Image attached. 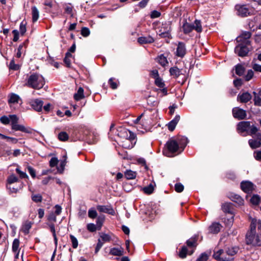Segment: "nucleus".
I'll return each mask as SVG.
<instances>
[{
    "mask_svg": "<svg viewBox=\"0 0 261 261\" xmlns=\"http://www.w3.org/2000/svg\"><path fill=\"white\" fill-rule=\"evenodd\" d=\"M45 84V81L43 76L37 73H33L28 77L26 86L34 89H40Z\"/></svg>",
    "mask_w": 261,
    "mask_h": 261,
    "instance_id": "1",
    "label": "nucleus"
},
{
    "mask_svg": "<svg viewBox=\"0 0 261 261\" xmlns=\"http://www.w3.org/2000/svg\"><path fill=\"white\" fill-rule=\"evenodd\" d=\"M180 150L177 141L171 138L166 143L163 149V153L167 157H172L173 156V154H175L177 152L178 153V151H180Z\"/></svg>",
    "mask_w": 261,
    "mask_h": 261,
    "instance_id": "2",
    "label": "nucleus"
},
{
    "mask_svg": "<svg viewBox=\"0 0 261 261\" xmlns=\"http://www.w3.org/2000/svg\"><path fill=\"white\" fill-rule=\"evenodd\" d=\"M10 122H11V129L15 131H20L23 133L31 134V128H26L24 125L18 124V118L16 115H9Z\"/></svg>",
    "mask_w": 261,
    "mask_h": 261,
    "instance_id": "3",
    "label": "nucleus"
},
{
    "mask_svg": "<svg viewBox=\"0 0 261 261\" xmlns=\"http://www.w3.org/2000/svg\"><path fill=\"white\" fill-rule=\"evenodd\" d=\"M256 220L255 219L252 220L250 230L248 231L246 234V244L247 245H252L256 236Z\"/></svg>",
    "mask_w": 261,
    "mask_h": 261,
    "instance_id": "4",
    "label": "nucleus"
},
{
    "mask_svg": "<svg viewBox=\"0 0 261 261\" xmlns=\"http://www.w3.org/2000/svg\"><path fill=\"white\" fill-rule=\"evenodd\" d=\"M250 44L240 42L235 47L234 53L241 57L247 56L250 51L247 45Z\"/></svg>",
    "mask_w": 261,
    "mask_h": 261,
    "instance_id": "5",
    "label": "nucleus"
},
{
    "mask_svg": "<svg viewBox=\"0 0 261 261\" xmlns=\"http://www.w3.org/2000/svg\"><path fill=\"white\" fill-rule=\"evenodd\" d=\"M237 14L241 17H246L251 15L249 8L246 5L237 4L235 6Z\"/></svg>",
    "mask_w": 261,
    "mask_h": 261,
    "instance_id": "6",
    "label": "nucleus"
},
{
    "mask_svg": "<svg viewBox=\"0 0 261 261\" xmlns=\"http://www.w3.org/2000/svg\"><path fill=\"white\" fill-rule=\"evenodd\" d=\"M232 112L233 117L238 120H243L246 118V112L242 109L234 108L232 109Z\"/></svg>",
    "mask_w": 261,
    "mask_h": 261,
    "instance_id": "7",
    "label": "nucleus"
},
{
    "mask_svg": "<svg viewBox=\"0 0 261 261\" xmlns=\"http://www.w3.org/2000/svg\"><path fill=\"white\" fill-rule=\"evenodd\" d=\"M43 103V101L39 98L32 99L30 102L31 107L37 112H41L42 111Z\"/></svg>",
    "mask_w": 261,
    "mask_h": 261,
    "instance_id": "8",
    "label": "nucleus"
},
{
    "mask_svg": "<svg viewBox=\"0 0 261 261\" xmlns=\"http://www.w3.org/2000/svg\"><path fill=\"white\" fill-rule=\"evenodd\" d=\"M241 190L246 193H251L254 190L253 184L249 181H243L240 185Z\"/></svg>",
    "mask_w": 261,
    "mask_h": 261,
    "instance_id": "9",
    "label": "nucleus"
},
{
    "mask_svg": "<svg viewBox=\"0 0 261 261\" xmlns=\"http://www.w3.org/2000/svg\"><path fill=\"white\" fill-rule=\"evenodd\" d=\"M250 127V121H241L238 123L237 126V129L239 133H243L245 132L248 133Z\"/></svg>",
    "mask_w": 261,
    "mask_h": 261,
    "instance_id": "10",
    "label": "nucleus"
},
{
    "mask_svg": "<svg viewBox=\"0 0 261 261\" xmlns=\"http://www.w3.org/2000/svg\"><path fill=\"white\" fill-rule=\"evenodd\" d=\"M96 209L101 213H105L114 216L115 215V212L111 205H101L96 206Z\"/></svg>",
    "mask_w": 261,
    "mask_h": 261,
    "instance_id": "11",
    "label": "nucleus"
},
{
    "mask_svg": "<svg viewBox=\"0 0 261 261\" xmlns=\"http://www.w3.org/2000/svg\"><path fill=\"white\" fill-rule=\"evenodd\" d=\"M187 50L185 43L182 42H179L176 51V56L178 57L183 58L186 54Z\"/></svg>",
    "mask_w": 261,
    "mask_h": 261,
    "instance_id": "12",
    "label": "nucleus"
},
{
    "mask_svg": "<svg viewBox=\"0 0 261 261\" xmlns=\"http://www.w3.org/2000/svg\"><path fill=\"white\" fill-rule=\"evenodd\" d=\"M256 140L250 139L249 140V144L252 149H256L261 146V133L256 134Z\"/></svg>",
    "mask_w": 261,
    "mask_h": 261,
    "instance_id": "13",
    "label": "nucleus"
},
{
    "mask_svg": "<svg viewBox=\"0 0 261 261\" xmlns=\"http://www.w3.org/2000/svg\"><path fill=\"white\" fill-rule=\"evenodd\" d=\"M221 208L223 212L225 214H228L230 215H234L233 210V204L231 202H225L222 204Z\"/></svg>",
    "mask_w": 261,
    "mask_h": 261,
    "instance_id": "14",
    "label": "nucleus"
},
{
    "mask_svg": "<svg viewBox=\"0 0 261 261\" xmlns=\"http://www.w3.org/2000/svg\"><path fill=\"white\" fill-rule=\"evenodd\" d=\"M224 253L223 249H219L217 252H214L213 257L217 261H233V258H229L226 257H221V255Z\"/></svg>",
    "mask_w": 261,
    "mask_h": 261,
    "instance_id": "15",
    "label": "nucleus"
},
{
    "mask_svg": "<svg viewBox=\"0 0 261 261\" xmlns=\"http://www.w3.org/2000/svg\"><path fill=\"white\" fill-rule=\"evenodd\" d=\"M251 37V33L250 32H243L241 35L238 37L239 40H237V42L244 43L246 44H250V41L248 39Z\"/></svg>",
    "mask_w": 261,
    "mask_h": 261,
    "instance_id": "16",
    "label": "nucleus"
},
{
    "mask_svg": "<svg viewBox=\"0 0 261 261\" xmlns=\"http://www.w3.org/2000/svg\"><path fill=\"white\" fill-rule=\"evenodd\" d=\"M198 238V234L194 235L191 238L187 240L186 242L187 246L189 248H196L198 245L197 241Z\"/></svg>",
    "mask_w": 261,
    "mask_h": 261,
    "instance_id": "17",
    "label": "nucleus"
},
{
    "mask_svg": "<svg viewBox=\"0 0 261 261\" xmlns=\"http://www.w3.org/2000/svg\"><path fill=\"white\" fill-rule=\"evenodd\" d=\"M138 42L141 44H151L154 42V39L150 35H148L147 37L142 36L140 37L137 39Z\"/></svg>",
    "mask_w": 261,
    "mask_h": 261,
    "instance_id": "18",
    "label": "nucleus"
},
{
    "mask_svg": "<svg viewBox=\"0 0 261 261\" xmlns=\"http://www.w3.org/2000/svg\"><path fill=\"white\" fill-rule=\"evenodd\" d=\"M121 135H123L124 137H126L127 139H128L130 141H133L135 140L136 135L133 132L130 130L124 129L122 131L120 132Z\"/></svg>",
    "mask_w": 261,
    "mask_h": 261,
    "instance_id": "19",
    "label": "nucleus"
},
{
    "mask_svg": "<svg viewBox=\"0 0 261 261\" xmlns=\"http://www.w3.org/2000/svg\"><path fill=\"white\" fill-rule=\"evenodd\" d=\"M180 118V116L179 115H176L174 119L168 123L167 125L168 128L170 132H173L175 129V128L179 122Z\"/></svg>",
    "mask_w": 261,
    "mask_h": 261,
    "instance_id": "20",
    "label": "nucleus"
},
{
    "mask_svg": "<svg viewBox=\"0 0 261 261\" xmlns=\"http://www.w3.org/2000/svg\"><path fill=\"white\" fill-rule=\"evenodd\" d=\"M238 98L242 103H247L252 98L251 95L248 92H244L242 94H239Z\"/></svg>",
    "mask_w": 261,
    "mask_h": 261,
    "instance_id": "21",
    "label": "nucleus"
},
{
    "mask_svg": "<svg viewBox=\"0 0 261 261\" xmlns=\"http://www.w3.org/2000/svg\"><path fill=\"white\" fill-rule=\"evenodd\" d=\"M182 29L185 34H188L194 30L193 24L188 23L186 19L184 20Z\"/></svg>",
    "mask_w": 261,
    "mask_h": 261,
    "instance_id": "22",
    "label": "nucleus"
},
{
    "mask_svg": "<svg viewBox=\"0 0 261 261\" xmlns=\"http://www.w3.org/2000/svg\"><path fill=\"white\" fill-rule=\"evenodd\" d=\"M176 141H177L180 147V148L181 149L180 151H179L178 153H180L184 150L186 146H187L188 143V140L187 137H181L180 138H178L177 139V140Z\"/></svg>",
    "mask_w": 261,
    "mask_h": 261,
    "instance_id": "23",
    "label": "nucleus"
},
{
    "mask_svg": "<svg viewBox=\"0 0 261 261\" xmlns=\"http://www.w3.org/2000/svg\"><path fill=\"white\" fill-rule=\"evenodd\" d=\"M221 225L219 223H213L209 227L208 230L210 233L217 234L220 231Z\"/></svg>",
    "mask_w": 261,
    "mask_h": 261,
    "instance_id": "24",
    "label": "nucleus"
},
{
    "mask_svg": "<svg viewBox=\"0 0 261 261\" xmlns=\"http://www.w3.org/2000/svg\"><path fill=\"white\" fill-rule=\"evenodd\" d=\"M170 75L177 79L181 74V70L177 66L171 67L169 69Z\"/></svg>",
    "mask_w": 261,
    "mask_h": 261,
    "instance_id": "25",
    "label": "nucleus"
},
{
    "mask_svg": "<svg viewBox=\"0 0 261 261\" xmlns=\"http://www.w3.org/2000/svg\"><path fill=\"white\" fill-rule=\"evenodd\" d=\"M171 24H172V22H171V21H165L164 22H162V25L160 28V29L159 30V32L166 31V32H171L172 31Z\"/></svg>",
    "mask_w": 261,
    "mask_h": 261,
    "instance_id": "26",
    "label": "nucleus"
},
{
    "mask_svg": "<svg viewBox=\"0 0 261 261\" xmlns=\"http://www.w3.org/2000/svg\"><path fill=\"white\" fill-rule=\"evenodd\" d=\"M123 253L124 249L122 247H120V248L113 247L110 249L109 252L110 254L118 256H122L123 254Z\"/></svg>",
    "mask_w": 261,
    "mask_h": 261,
    "instance_id": "27",
    "label": "nucleus"
},
{
    "mask_svg": "<svg viewBox=\"0 0 261 261\" xmlns=\"http://www.w3.org/2000/svg\"><path fill=\"white\" fill-rule=\"evenodd\" d=\"M230 199L232 201H234L239 205H241L244 204V199L239 195L232 193L230 195Z\"/></svg>",
    "mask_w": 261,
    "mask_h": 261,
    "instance_id": "28",
    "label": "nucleus"
},
{
    "mask_svg": "<svg viewBox=\"0 0 261 261\" xmlns=\"http://www.w3.org/2000/svg\"><path fill=\"white\" fill-rule=\"evenodd\" d=\"M20 184L19 186H13L12 185H6V188L9 190L12 193H16L19 189H21L23 186V182H20Z\"/></svg>",
    "mask_w": 261,
    "mask_h": 261,
    "instance_id": "29",
    "label": "nucleus"
},
{
    "mask_svg": "<svg viewBox=\"0 0 261 261\" xmlns=\"http://www.w3.org/2000/svg\"><path fill=\"white\" fill-rule=\"evenodd\" d=\"M84 97V89L82 87H79L77 92L74 94L73 98L75 100L79 101Z\"/></svg>",
    "mask_w": 261,
    "mask_h": 261,
    "instance_id": "30",
    "label": "nucleus"
},
{
    "mask_svg": "<svg viewBox=\"0 0 261 261\" xmlns=\"http://www.w3.org/2000/svg\"><path fill=\"white\" fill-rule=\"evenodd\" d=\"M137 174V173L136 171H133L131 170H126L124 173V177L128 180L135 179Z\"/></svg>",
    "mask_w": 261,
    "mask_h": 261,
    "instance_id": "31",
    "label": "nucleus"
},
{
    "mask_svg": "<svg viewBox=\"0 0 261 261\" xmlns=\"http://www.w3.org/2000/svg\"><path fill=\"white\" fill-rule=\"evenodd\" d=\"M236 74L242 76L245 71V68L241 64H238L234 66Z\"/></svg>",
    "mask_w": 261,
    "mask_h": 261,
    "instance_id": "32",
    "label": "nucleus"
},
{
    "mask_svg": "<svg viewBox=\"0 0 261 261\" xmlns=\"http://www.w3.org/2000/svg\"><path fill=\"white\" fill-rule=\"evenodd\" d=\"M105 216L104 215H100L96 218V225L97 226V229L98 230L101 229V228L103 225V223L105 221Z\"/></svg>",
    "mask_w": 261,
    "mask_h": 261,
    "instance_id": "33",
    "label": "nucleus"
},
{
    "mask_svg": "<svg viewBox=\"0 0 261 261\" xmlns=\"http://www.w3.org/2000/svg\"><path fill=\"white\" fill-rule=\"evenodd\" d=\"M157 59L158 63L163 67H165L168 64V61L167 59V57H165L164 54H161L159 56Z\"/></svg>",
    "mask_w": 261,
    "mask_h": 261,
    "instance_id": "34",
    "label": "nucleus"
},
{
    "mask_svg": "<svg viewBox=\"0 0 261 261\" xmlns=\"http://www.w3.org/2000/svg\"><path fill=\"white\" fill-rule=\"evenodd\" d=\"M20 182L18 178L14 174L9 176L7 179V185H12L15 182Z\"/></svg>",
    "mask_w": 261,
    "mask_h": 261,
    "instance_id": "35",
    "label": "nucleus"
},
{
    "mask_svg": "<svg viewBox=\"0 0 261 261\" xmlns=\"http://www.w3.org/2000/svg\"><path fill=\"white\" fill-rule=\"evenodd\" d=\"M32 21L35 22L37 21L39 16V11L37 8L34 6L32 8Z\"/></svg>",
    "mask_w": 261,
    "mask_h": 261,
    "instance_id": "36",
    "label": "nucleus"
},
{
    "mask_svg": "<svg viewBox=\"0 0 261 261\" xmlns=\"http://www.w3.org/2000/svg\"><path fill=\"white\" fill-rule=\"evenodd\" d=\"M188 255V248L186 246H183L180 249L178 256L180 258H185Z\"/></svg>",
    "mask_w": 261,
    "mask_h": 261,
    "instance_id": "37",
    "label": "nucleus"
},
{
    "mask_svg": "<svg viewBox=\"0 0 261 261\" xmlns=\"http://www.w3.org/2000/svg\"><path fill=\"white\" fill-rule=\"evenodd\" d=\"M20 99V97L16 94L11 93L10 95L9 99L8 100L9 103H18L19 100Z\"/></svg>",
    "mask_w": 261,
    "mask_h": 261,
    "instance_id": "38",
    "label": "nucleus"
},
{
    "mask_svg": "<svg viewBox=\"0 0 261 261\" xmlns=\"http://www.w3.org/2000/svg\"><path fill=\"white\" fill-rule=\"evenodd\" d=\"M154 190V187L151 184H149L148 186L146 187H144L142 189L143 192L147 195H150L152 193H153Z\"/></svg>",
    "mask_w": 261,
    "mask_h": 261,
    "instance_id": "39",
    "label": "nucleus"
},
{
    "mask_svg": "<svg viewBox=\"0 0 261 261\" xmlns=\"http://www.w3.org/2000/svg\"><path fill=\"white\" fill-rule=\"evenodd\" d=\"M0 138L2 139H6L8 142H10L13 144H16L18 140L17 138L7 136L0 133Z\"/></svg>",
    "mask_w": 261,
    "mask_h": 261,
    "instance_id": "40",
    "label": "nucleus"
},
{
    "mask_svg": "<svg viewBox=\"0 0 261 261\" xmlns=\"http://www.w3.org/2000/svg\"><path fill=\"white\" fill-rule=\"evenodd\" d=\"M19 240L18 239H15L12 243V250L13 252L19 253Z\"/></svg>",
    "mask_w": 261,
    "mask_h": 261,
    "instance_id": "41",
    "label": "nucleus"
},
{
    "mask_svg": "<svg viewBox=\"0 0 261 261\" xmlns=\"http://www.w3.org/2000/svg\"><path fill=\"white\" fill-rule=\"evenodd\" d=\"M58 139L63 142L66 141L69 139V135L65 132H61L58 134Z\"/></svg>",
    "mask_w": 261,
    "mask_h": 261,
    "instance_id": "42",
    "label": "nucleus"
},
{
    "mask_svg": "<svg viewBox=\"0 0 261 261\" xmlns=\"http://www.w3.org/2000/svg\"><path fill=\"white\" fill-rule=\"evenodd\" d=\"M194 24H193V27L194 28V30H195L197 32L200 33L202 31V27L201 25V22L200 20L196 19L194 21Z\"/></svg>",
    "mask_w": 261,
    "mask_h": 261,
    "instance_id": "43",
    "label": "nucleus"
},
{
    "mask_svg": "<svg viewBox=\"0 0 261 261\" xmlns=\"http://www.w3.org/2000/svg\"><path fill=\"white\" fill-rule=\"evenodd\" d=\"M234 215H231L230 217L229 218H223V222L225 223L226 226L230 227L231 226H232L234 220Z\"/></svg>",
    "mask_w": 261,
    "mask_h": 261,
    "instance_id": "44",
    "label": "nucleus"
},
{
    "mask_svg": "<svg viewBox=\"0 0 261 261\" xmlns=\"http://www.w3.org/2000/svg\"><path fill=\"white\" fill-rule=\"evenodd\" d=\"M154 84L159 88H164L165 86L164 82L160 76L154 79Z\"/></svg>",
    "mask_w": 261,
    "mask_h": 261,
    "instance_id": "45",
    "label": "nucleus"
},
{
    "mask_svg": "<svg viewBox=\"0 0 261 261\" xmlns=\"http://www.w3.org/2000/svg\"><path fill=\"white\" fill-rule=\"evenodd\" d=\"M100 237L101 239V241H102L103 243L105 242H110L112 240L111 237L109 234L103 232L100 233Z\"/></svg>",
    "mask_w": 261,
    "mask_h": 261,
    "instance_id": "46",
    "label": "nucleus"
},
{
    "mask_svg": "<svg viewBox=\"0 0 261 261\" xmlns=\"http://www.w3.org/2000/svg\"><path fill=\"white\" fill-rule=\"evenodd\" d=\"M32 227V224L31 222H26L23 226L22 228V232L25 234H27L29 233L30 229Z\"/></svg>",
    "mask_w": 261,
    "mask_h": 261,
    "instance_id": "47",
    "label": "nucleus"
},
{
    "mask_svg": "<svg viewBox=\"0 0 261 261\" xmlns=\"http://www.w3.org/2000/svg\"><path fill=\"white\" fill-rule=\"evenodd\" d=\"M88 217L92 219L96 218L98 217L97 213L94 207H92L89 210Z\"/></svg>",
    "mask_w": 261,
    "mask_h": 261,
    "instance_id": "48",
    "label": "nucleus"
},
{
    "mask_svg": "<svg viewBox=\"0 0 261 261\" xmlns=\"http://www.w3.org/2000/svg\"><path fill=\"white\" fill-rule=\"evenodd\" d=\"M19 68L20 66L18 64H16L15 63L14 59L13 58L10 62L9 69L11 70L16 71L19 70Z\"/></svg>",
    "mask_w": 261,
    "mask_h": 261,
    "instance_id": "49",
    "label": "nucleus"
},
{
    "mask_svg": "<svg viewBox=\"0 0 261 261\" xmlns=\"http://www.w3.org/2000/svg\"><path fill=\"white\" fill-rule=\"evenodd\" d=\"M260 201V197L258 195H253L250 199V202L255 205H258Z\"/></svg>",
    "mask_w": 261,
    "mask_h": 261,
    "instance_id": "50",
    "label": "nucleus"
},
{
    "mask_svg": "<svg viewBox=\"0 0 261 261\" xmlns=\"http://www.w3.org/2000/svg\"><path fill=\"white\" fill-rule=\"evenodd\" d=\"M238 250L239 249L238 247H232L228 248L226 252L228 255L233 256L237 253Z\"/></svg>",
    "mask_w": 261,
    "mask_h": 261,
    "instance_id": "51",
    "label": "nucleus"
},
{
    "mask_svg": "<svg viewBox=\"0 0 261 261\" xmlns=\"http://www.w3.org/2000/svg\"><path fill=\"white\" fill-rule=\"evenodd\" d=\"M253 94L254 95L253 99L254 105L256 106H260L261 98L258 95H257V93L255 92H253Z\"/></svg>",
    "mask_w": 261,
    "mask_h": 261,
    "instance_id": "52",
    "label": "nucleus"
},
{
    "mask_svg": "<svg viewBox=\"0 0 261 261\" xmlns=\"http://www.w3.org/2000/svg\"><path fill=\"white\" fill-rule=\"evenodd\" d=\"M26 24L27 22L24 21H22L19 26V30L21 36H23L25 33L26 32L27 29H26Z\"/></svg>",
    "mask_w": 261,
    "mask_h": 261,
    "instance_id": "53",
    "label": "nucleus"
},
{
    "mask_svg": "<svg viewBox=\"0 0 261 261\" xmlns=\"http://www.w3.org/2000/svg\"><path fill=\"white\" fill-rule=\"evenodd\" d=\"M159 36L162 38H167L168 39L172 38L171 32H166V31H161L159 32Z\"/></svg>",
    "mask_w": 261,
    "mask_h": 261,
    "instance_id": "54",
    "label": "nucleus"
},
{
    "mask_svg": "<svg viewBox=\"0 0 261 261\" xmlns=\"http://www.w3.org/2000/svg\"><path fill=\"white\" fill-rule=\"evenodd\" d=\"M47 219L49 222H56L57 221L56 215L54 212H50L47 216Z\"/></svg>",
    "mask_w": 261,
    "mask_h": 261,
    "instance_id": "55",
    "label": "nucleus"
},
{
    "mask_svg": "<svg viewBox=\"0 0 261 261\" xmlns=\"http://www.w3.org/2000/svg\"><path fill=\"white\" fill-rule=\"evenodd\" d=\"M70 239L72 243V246L74 249L77 248L78 247V241L77 239L72 234H70Z\"/></svg>",
    "mask_w": 261,
    "mask_h": 261,
    "instance_id": "56",
    "label": "nucleus"
},
{
    "mask_svg": "<svg viewBox=\"0 0 261 261\" xmlns=\"http://www.w3.org/2000/svg\"><path fill=\"white\" fill-rule=\"evenodd\" d=\"M87 229L89 231L91 232H95L97 229V227L94 223H91L87 225Z\"/></svg>",
    "mask_w": 261,
    "mask_h": 261,
    "instance_id": "57",
    "label": "nucleus"
},
{
    "mask_svg": "<svg viewBox=\"0 0 261 261\" xmlns=\"http://www.w3.org/2000/svg\"><path fill=\"white\" fill-rule=\"evenodd\" d=\"M115 80V79L114 78L111 77L109 80V81H108V83L110 85V87L112 89H116L118 87V85H117L116 82L114 81Z\"/></svg>",
    "mask_w": 261,
    "mask_h": 261,
    "instance_id": "58",
    "label": "nucleus"
},
{
    "mask_svg": "<svg viewBox=\"0 0 261 261\" xmlns=\"http://www.w3.org/2000/svg\"><path fill=\"white\" fill-rule=\"evenodd\" d=\"M137 162L138 164L144 166L146 170H148V167L146 164V160H145V159H144L143 158H139L137 159Z\"/></svg>",
    "mask_w": 261,
    "mask_h": 261,
    "instance_id": "59",
    "label": "nucleus"
},
{
    "mask_svg": "<svg viewBox=\"0 0 261 261\" xmlns=\"http://www.w3.org/2000/svg\"><path fill=\"white\" fill-rule=\"evenodd\" d=\"M32 200L35 202H41L42 200V196L40 194H35L32 195Z\"/></svg>",
    "mask_w": 261,
    "mask_h": 261,
    "instance_id": "60",
    "label": "nucleus"
},
{
    "mask_svg": "<svg viewBox=\"0 0 261 261\" xmlns=\"http://www.w3.org/2000/svg\"><path fill=\"white\" fill-rule=\"evenodd\" d=\"M250 129L248 130L247 133L248 135L252 136L253 135H256V134L258 133L257 131L258 130V128L256 126L253 125L252 126H250Z\"/></svg>",
    "mask_w": 261,
    "mask_h": 261,
    "instance_id": "61",
    "label": "nucleus"
},
{
    "mask_svg": "<svg viewBox=\"0 0 261 261\" xmlns=\"http://www.w3.org/2000/svg\"><path fill=\"white\" fill-rule=\"evenodd\" d=\"M175 190L177 193H180L184 190V186L180 182L175 184L174 186Z\"/></svg>",
    "mask_w": 261,
    "mask_h": 261,
    "instance_id": "62",
    "label": "nucleus"
},
{
    "mask_svg": "<svg viewBox=\"0 0 261 261\" xmlns=\"http://www.w3.org/2000/svg\"><path fill=\"white\" fill-rule=\"evenodd\" d=\"M234 86L238 89H239L240 87L243 85V81L241 79L237 78L233 82Z\"/></svg>",
    "mask_w": 261,
    "mask_h": 261,
    "instance_id": "63",
    "label": "nucleus"
},
{
    "mask_svg": "<svg viewBox=\"0 0 261 261\" xmlns=\"http://www.w3.org/2000/svg\"><path fill=\"white\" fill-rule=\"evenodd\" d=\"M208 255L205 252L202 253L196 261H207Z\"/></svg>",
    "mask_w": 261,
    "mask_h": 261,
    "instance_id": "64",
    "label": "nucleus"
}]
</instances>
